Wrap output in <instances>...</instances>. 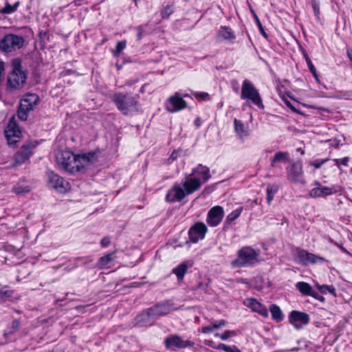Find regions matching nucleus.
Listing matches in <instances>:
<instances>
[{
  "label": "nucleus",
  "instance_id": "c9c22d12",
  "mask_svg": "<svg viewBox=\"0 0 352 352\" xmlns=\"http://www.w3.org/2000/svg\"><path fill=\"white\" fill-rule=\"evenodd\" d=\"M38 101V97L35 94H28L25 96L21 102H26V104H30L29 108L33 109L34 105L37 104Z\"/></svg>",
  "mask_w": 352,
  "mask_h": 352
},
{
  "label": "nucleus",
  "instance_id": "ddd939ff",
  "mask_svg": "<svg viewBox=\"0 0 352 352\" xmlns=\"http://www.w3.org/2000/svg\"><path fill=\"white\" fill-rule=\"evenodd\" d=\"M207 231V226L204 223H195L188 230L190 241L195 243L198 242L199 239H203Z\"/></svg>",
  "mask_w": 352,
  "mask_h": 352
},
{
  "label": "nucleus",
  "instance_id": "4c0bfd02",
  "mask_svg": "<svg viewBox=\"0 0 352 352\" xmlns=\"http://www.w3.org/2000/svg\"><path fill=\"white\" fill-rule=\"evenodd\" d=\"M242 210H243L242 207L238 208L235 209L234 210H233L231 213H230L227 216L226 221L230 223L234 221V220H236L241 215Z\"/></svg>",
  "mask_w": 352,
  "mask_h": 352
},
{
  "label": "nucleus",
  "instance_id": "58836bf2",
  "mask_svg": "<svg viewBox=\"0 0 352 352\" xmlns=\"http://www.w3.org/2000/svg\"><path fill=\"white\" fill-rule=\"evenodd\" d=\"M126 41L125 40L118 41L116 44V51L113 55L115 56H119L124 49L126 48Z\"/></svg>",
  "mask_w": 352,
  "mask_h": 352
},
{
  "label": "nucleus",
  "instance_id": "338daca9",
  "mask_svg": "<svg viewBox=\"0 0 352 352\" xmlns=\"http://www.w3.org/2000/svg\"><path fill=\"white\" fill-rule=\"evenodd\" d=\"M170 157H171L173 160H174V159H175V158H176V155H175V152H173V153L171 154Z\"/></svg>",
  "mask_w": 352,
  "mask_h": 352
},
{
  "label": "nucleus",
  "instance_id": "09e8293b",
  "mask_svg": "<svg viewBox=\"0 0 352 352\" xmlns=\"http://www.w3.org/2000/svg\"><path fill=\"white\" fill-rule=\"evenodd\" d=\"M195 96L200 98L203 100H209L210 99V96L207 92H196Z\"/></svg>",
  "mask_w": 352,
  "mask_h": 352
},
{
  "label": "nucleus",
  "instance_id": "dca6fc26",
  "mask_svg": "<svg viewBox=\"0 0 352 352\" xmlns=\"http://www.w3.org/2000/svg\"><path fill=\"white\" fill-rule=\"evenodd\" d=\"M288 178L294 183H303L302 163L297 162L287 168Z\"/></svg>",
  "mask_w": 352,
  "mask_h": 352
},
{
  "label": "nucleus",
  "instance_id": "a19ab883",
  "mask_svg": "<svg viewBox=\"0 0 352 352\" xmlns=\"http://www.w3.org/2000/svg\"><path fill=\"white\" fill-rule=\"evenodd\" d=\"M173 12V8L172 6H166L161 12L162 19H166Z\"/></svg>",
  "mask_w": 352,
  "mask_h": 352
},
{
  "label": "nucleus",
  "instance_id": "f8f14e48",
  "mask_svg": "<svg viewBox=\"0 0 352 352\" xmlns=\"http://www.w3.org/2000/svg\"><path fill=\"white\" fill-rule=\"evenodd\" d=\"M186 195H188L184 188H183L179 183L176 182L168 190L166 196V200L169 203L179 202L184 199Z\"/></svg>",
  "mask_w": 352,
  "mask_h": 352
},
{
  "label": "nucleus",
  "instance_id": "72a5a7b5",
  "mask_svg": "<svg viewBox=\"0 0 352 352\" xmlns=\"http://www.w3.org/2000/svg\"><path fill=\"white\" fill-rule=\"evenodd\" d=\"M13 290L10 289L9 287L4 286L0 288V300L6 301L12 297Z\"/></svg>",
  "mask_w": 352,
  "mask_h": 352
},
{
  "label": "nucleus",
  "instance_id": "2f4dec72",
  "mask_svg": "<svg viewBox=\"0 0 352 352\" xmlns=\"http://www.w3.org/2000/svg\"><path fill=\"white\" fill-rule=\"evenodd\" d=\"M316 285L319 292L322 294L329 293L333 296H336V289L333 285H320L319 283H316Z\"/></svg>",
  "mask_w": 352,
  "mask_h": 352
},
{
  "label": "nucleus",
  "instance_id": "052dcab7",
  "mask_svg": "<svg viewBox=\"0 0 352 352\" xmlns=\"http://www.w3.org/2000/svg\"><path fill=\"white\" fill-rule=\"evenodd\" d=\"M207 288V285L206 284H204L202 283H200L197 287V289H202V290H205Z\"/></svg>",
  "mask_w": 352,
  "mask_h": 352
},
{
  "label": "nucleus",
  "instance_id": "9b49d317",
  "mask_svg": "<svg viewBox=\"0 0 352 352\" xmlns=\"http://www.w3.org/2000/svg\"><path fill=\"white\" fill-rule=\"evenodd\" d=\"M289 322L296 329H300L302 326L309 324L310 317L308 314L294 310L290 312L288 317Z\"/></svg>",
  "mask_w": 352,
  "mask_h": 352
},
{
  "label": "nucleus",
  "instance_id": "39448f33",
  "mask_svg": "<svg viewBox=\"0 0 352 352\" xmlns=\"http://www.w3.org/2000/svg\"><path fill=\"white\" fill-rule=\"evenodd\" d=\"M26 79L25 73L21 69V62L14 63L13 71L8 76V87L11 89H20L24 86Z\"/></svg>",
  "mask_w": 352,
  "mask_h": 352
},
{
  "label": "nucleus",
  "instance_id": "49530a36",
  "mask_svg": "<svg viewBox=\"0 0 352 352\" xmlns=\"http://www.w3.org/2000/svg\"><path fill=\"white\" fill-rule=\"evenodd\" d=\"M255 21L256 22V24L259 28V30L261 32V33L262 34V35L265 38H268V35L267 34V33L265 32V30L258 17V16L256 14H255Z\"/></svg>",
  "mask_w": 352,
  "mask_h": 352
},
{
  "label": "nucleus",
  "instance_id": "4468645a",
  "mask_svg": "<svg viewBox=\"0 0 352 352\" xmlns=\"http://www.w3.org/2000/svg\"><path fill=\"white\" fill-rule=\"evenodd\" d=\"M223 215L224 211L221 206H214L208 211L206 221L210 226H217L222 221Z\"/></svg>",
  "mask_w": 352,
  "mask_h": 352
},
{
  "label": "nucleus",
  "instance_id": "4d7b16f0",
  "mask_svg": "<svg viewBox=\"0 0 352 352\" xmlns=\"http://www.w3.org/2000/svg\"><path fill=\"white\" fill-rule=\"evenodd\" d=\"M204 343L206 345H207L212 349H217V345H216L215 343L212 340H206L204 341Z\"/></svg>",
  "mask_w": 352,
  "mask_h": 352
},
{
  "label": "nucleus",
  "instance_id": "1a4fd4ad",
  "mask_svg": "<svg viewBox=\"0 0 352 352\" xmlns=\"http://www.w3.org/2000/svg\"><path fill=\"white\" fill-rule=\"evenodd\" d=\"M164 344L166 349L175 351L176 349H184L193 346L195 342L190 340H184L177 335H170L166 338Z\"/></svg>",
  "mask_w": 352,
  "mask_h": 352
},
{
  "label": "nucleus",
  "instance_id": "5fc2aeb1",
  "mask_svg": "<svg viewBox=\"0 0 352 352\" xmlns=\"http://www.w3.org/2000/svg\"><path fill=\"white\" fill-rule=\"evenodd\" d=\"M214 329V327H213L212 324L208 326L202 327L201 329V331L203 333H211Z\"/></svg>",
  "mask_w": 352,
  "mask_h": 352
},
{
  "label": "nucleus",
  "instance_id": "f3484780",
  "mask_svg": "<svg viewBox=\"0 0 352 352\" xmlns=\"http://www.w3.org/2000/svg\"><path fill=\"white\" fill-rule=\"evenodd\" d=\"M244 305L251 309L254 312H256L264 318L268 316V310L267 307L259 302L256 299L248 298L243 302Z\"/></svg>",
  "mask_w": 352,
  "mask_h": 352
},
{
  "label": "nucleus",
  "instance_id": "0e129e2a",
  "mask_svg": "<svg viewBox=\"0 0 352 352\" xmlns=\"http://www.w3.org/2000/svg\"><path fill=\"white\" fill-rule=\"evenodd\" d=\"M347 56L349 60L352 62V51L347 50Z\"/></svg>",
  "mask_w": 352,
  "mask_h": 352
},
{
  "label": "nucleus",
  "instance_id": "864d4df0",
  "mask_svg": "<svg viewBox=\"0 0 352 352\" xmlns=\"http://www.w3.org/2000/svg\"><path fill=\"white\" fill-rule=\"evenodd\" d=\"M136 30H137V38L138 41H140L143 36L144 27H143V25H139L136 28Z\"/></svg>",
  "mask_w": 352,
  "mask_h": 352
},
{
  "label": "nucleus",
  "instance_id": "c85d7f7f",
  "mask_svg": "<svg viewBox=\"0 0 352 352\" xmlns=\"http://www.w3.org/2000/svg\"><path fill=\"white\" fill-rule=\"evenodd\" d=\"M307 256L306 258V262L304 265H308L309 264L314 265V264H316L318 263H322L325 261L324 258L318 256V255H316L313 253H310L309 252H307Z\"/></svg>",
  "mask_w": 352,
  "mask_h": 352
},
{
  "label": "nucleus",
  "instance_id": "13d9d810",
  "mask_svg": "<svg viewBox=\"0 0 352 352\" xmlns=\"http://www.w3.org/2000/svg\"><path fill=\"white\" fill-rule=\"evenodd\" d=\"M285 104L286 105L294 112H296V113H300L301 114V113L300 111H298L292 104V103L288 101V100H286L285 101Z\"/></svg>",
  "mask_w": 352,
  "mask_h": 352
},
{
  "label": "nucleus",
  "instance_id": "b1692460",
  "mask_svg": "<svg viewBox=\"0 0 352 352\" xmlns=\"http://www.w3.org/2000/svg\"><path fill=\"white\" fill-rule=\"evenodd\" d=\"M188 269V266L186 262H183L177 265L176 267L173 269V273L177 276L178 281H181L184 279L185 274H186Z\"/></svg>",
  "mask_w": 352,
  "mask_h": 352
},
{
  "label": "nucleus",
  "instance_id": "6ab92c4d",
  "mask_svg": "<svg viewBox=\"0 0 352 352\" xmlns=\"http://www.w3.org/2000/svg\"><path fill=\"white\" fill-rule=\"evenodd\" d=\"M188 176L197 177L201 178L202 184L206 183L211 177L210 174V168L204 166L201 164H199L195 168L192 170V173Z\"/></svg>",
  "mask_w": 352,
  "mask_h": 352
},
{
  "label": "nucleus",
  "instance_id": "ea45409f",
  "mask_svg": "<svg viewBox=\"0 0 352 352\" xmlns=\"http://www.w3.org/2000/svg\"><path fill=\"white\" fill-rule=\"evenodd\" d=\"M305 58H306V62H307V66H308V68H309L310 72L312 74V75L314 76V78L318 80V76L316 68L315 67V66L312 63L311 59L308 56H306Z\"/></svg>",
  "mask_w": 352,
  "mask_h": 352
},
{
  "label": "nucleus",
  "instance_id": "f03ea898",
  "mask_svg": "<svg viewBox=\"0 0 352 352\" xmlns=\"http://www.w3.org/2000/svg\"><path fill=\"white\" fill-rule=\"evenodd\" d=\"M56 162L61 168L72 173L80 172L85 168V165H80V159H78V155L68 151L58 154L56 156Z\"/></svg>",
  "mask_w": 352,
  "mask_h": 352
},
{
  "label": "nucleus",
  "instance_id": "f257e3e1",
  "mask_svg": "<svg viewBox=\"0 0 352 352\" xmlns=\"http://www.w3.org/2000/svg\"><path fill=\"white\" fill-rule=\"evenodd\" d=\"M138 97L129 93L118 92L112 96L111 100L122 114L127 116L138 111Z\"/></svg>",
  "mask_w": 352,
  "mask_h": 352
},
{
  "label": "nucleus",
  "instance_id": "a878e982",
  "mask_svg": "<svg viewBox=\"0 0 352 352\" xmlns=\"http://www.w3.org/2000/svg\"><path fill=\"white\" fill-rule=\"evenodd\" d=\"M307 251L300 248H297L295 250V254L294 256V261L297 263L305 265L306 262V258L307 255Z\"/></svg>",
  "mask_w": 352,
  "mask_h": 352
},
{
  "label": "nucleus",
  "instance_id": "7ed1b4c3",
  "mask_svg": "<svg viewBox=\"0 0 352 352\" xmlns=\"http://www.w3.org/2000/svg\"><path fill=\"white\" fill-rule=\"evenodd\" d=\"M258 253L253 248L245 246L237 252V258L232 261L234 267L252 266L258 261Z\"/></svg>",
  "mask_w": 352,
  "mask_h": 352
},
{
  "label": "nucleus",
  "instance_id": "37998d69",
  "mask_svg": "<svg viewBox=\"0 0 352 352\" xmlns=\"http://www.w3.org/2000/svg\"><path fill=\"white\" fill-rule=\"evenodd\" d=\"M311 4L314 10V15L319 18L320 15V3L318 0H311Z\"/></svg>",
  "mask_w": 352,
  "mask_h": 352
},
{
  "label": "nucleus",
  "instance_id": "69168bd1",
  "mask_svg": "<svg viewBox=\"0 0 352 352\" xmlns=\"http://www.w3.org/2000/svg\"><path fill=\"white\" fill-rule=\"evenodd\" d=\"M4 70V64L3 62L0 60V71Z\"/></svg>",
  "mask_w": 352,
  "mask_h": 352
},
{
  "label": "nucleus",
  "instance_id": "680f3d73",
  "mask_svg": "<svg viewBox=\"0 0 352 352\" xmlns=\"http://www.w3.org/2000/svg\"><path fill=\"white\" fill-rule=\"evenodd\" d=\"M201 122L200 118H197L195 120L194 124L197 128H199L201 126Z\"/></svg>",
  "mask_w": 352,
  "mask_h": 352
},
{
  "label": "nucleus",
  "instance_id": "bf43d9fd",
  "mask_svg": "<svg viewBox=\"0 0 352 352\" xmlns=\"http://www.w3.org/2000/svg\"><path fill=\"white\" fill-rule=\"evenodd\" d=\"M214 190V187L212 186H208L204 189L202 194H210Z\"/></svg>",
  "mask_w": 352,
  "mask_h": 352
},
{
  "label": "nucleus",
  "instance_id": "20e7f679",
  "mask_svg": "<svg viewBox=\"0 0 352 352\" xmlns=\"http://www.w3.org/2000/svg\"><path fill=\"white\" fill-rule=\"evenodd\" d=\"M240 97L242 100L251 101L252 104L256 105L260 109H263L265 108V105L263 103L258 90L248 79L244 80L242 82Z\"/></svg>",
  "mask_w": 352,
  "mask_h": 352
},
{
  "label": "nucleus",
  "instance_id": "412c9836",
  "mask_svg": "<svg viewBox=\"0 0 352 352\" xmlns=\"http://www.w3.org/2000/svg\"><path fill=\"white\" fill-rule=\"evenodd\" d=\"M78 159H80V165L82 164L88 166L89 163H93L98 160L97 153L95 151H91L87 153L78 155Z\"/></svg>",
  "mask_w": 352,
  "mask_h": 352
},
{
  "label": "nucleus",
  "instance_id": "774afa93",
  "mask_svg": "<svg viewBox=\"0 0 352 352\" xmlns=\"http://www.w3.org/2000/svg\"><path fill=\"white\" fill-rule=\"evenodd\" d=\"M234 91L236 93L239 92V88L238 87L234 88Z\"/></svg>",
  "mask_w": 352,
  "mask_h": 352
},
{
  "label": "nucleus",
  "instance_id": "aec40b11",
  "mask_svg": "<svg viewBox=\"0 0 352 352\" xmlns=\"http://www.w3.org/2000/svg\"><path fill=\"white\" fill-rule=\"evenodd\" d=\"M315 185H316L317 187L312 188L309 192V195L311 197H324L333 193V188L324 186L318 182H316Z\"/></svg>",
  "mask_w": 352,
  "mask_h": 352
},
{
  "label": "nucleus",
  "instance_id": "473e14b6",
  "mask_svg": "<svg viewBox=\"0 0 352 352\" xmlns=\"http://www.w3.org/2000/svg\"><path fill=\"white\" fill-rule=\"evenodd\" d=\"M234 130L239 135L242 137L243 135H248V132L245 129V125L241 120L234 119Z\"/></svg>",
  "mask_w": 352,
  "mask_h": 352
},
{
  "label": "nucleus",
  "instance_id": "7c9ffc66",
  "mask_svg": "<svg viewBox=\"0 0 352 352\" xmlns=\"http://www.w3.org/2000/svg\"><path fill=\"white\" fill-rule=\"evenodd\" d=\"M278 187L276 185L269 184L266 188L267 193V202L268 205L271 204L274 195L278 192Z\"/></svg>",
  "mask_w": 352,
  "mask_h": 352
},
{
  "label": "nucleus",
  "instance_id": "e2e57ef3",
  "mask_svg": "<svg viewBox=\"0 0 352 352\" xmlns=\"http://www.w3.org/2000/svg\"><path fill=\"white\" fill-rule=\"evenodd\" d=\"M7 133H9V134H8V135H11V133H12V135L13 136H18V135H16V131H14V130H11L10 129H8V131H7Z\"/></svg>",
  "mask_w": 352,
  "mask_h": 352
},
{
  "label": "nucleus",
  "instance_id": "3c124183",
  "mask_svg": "<svg viewBox=\"0 0 352 352\" xmlns=\"http://www.w3.org/2000/svg\"><path fill=\"white\" fill-rule=\"evenodd\" d=\"M111 243V238L110 236H104L100 241V245L102 248L108 247Z\"/></svg>",
  "mask_w": 352,
  "mask_h": 352
},
{
  "label": "nucleus",
  "instance_id": "0eeeda50",
  "mask_svg": "<svg viewBox=\"0 0 352 352\" xmlns=\"http://www.w3.org/2000/svg\"><path fill=\"white\" fill-rule=\"evenodd\" d=\"M177 309H178V308L174 307L173 302L171 300H167L147 309L143 312L142 315H146L147 317L151 318H158L160 316H166L170 311Z\"/></svg>",
  "mask_w": 352,
  "mask_h": 352
},
{
  "label": "nucleus",
  "instance_id": "5701e85b",
  "mask_svg": "<svg viewBox=\"0 0 352 352\" xmlns=\"http://www.w3.org/2000/svg\"><path fill=\"white\" fill-rule=\"evenodd\" d=\"M25 103L26 102H21L17 110L18 118L22 121L27 120L29 112L32 110L29 108L30 104Z\"/></svg>",
  "mask_w": 352,
  "mask_h": 352
},
{
  "label": "nucleus",
  "instance_id": "393cba45",
  "mask_svg": "<svg viewBox=\"0 0 352 352\" xmlns=\"http://www.w3.org/2000/svg\"><path fill=\"white\" fill-rule=\"evenodd\" d=\"M296 289L304 296H310L314 289L311 286L303 281L298 282L296 284Z\"/></svg>",
  "mask_w": 352,
  "mask_h": 352
},
{
  "label": "nucleus",
  "instance_id": "a211bd4d",
  "mask_svg": "<svg viewBox=\"0 0 352 352\" xmlns=\"http://www.w3.org/2000/svg\"><path fill=\"white\" fill-rule=\"evenodd\" d=\"M202 184L201 178L189 176V178L186 177V180L184 182L183 187L184 188L187 195H190L198 190Z\"/></svg>",
  "mask_w": 352,
  "mask_h": 352
},
{
  "label": "nucleus",
  "instance_id": "6e6d98bb",
  "mask_svg": "<svg viewBox=\"0 0 352 352\" xmlns=\"http://www.w3.org/2000/svg\"><path fill=\"white\" fill-rule=\"evenodd\" d=\"M311 294H311L310 296L314 298L316 300H320V302L324 301V298L322 296L320 295L318 292L314 290Z\"/></svg>",
  "mask_w": 352,
  "mask_h": 352
},
{
  "label": "nucleus",
  "instance_id": "603ef678",
  "mask_svg": "<svg viewBox=\"0 0 352 352\" xmlns=\"http://www.w3.org/2000/svg\"><path fill=\"white\" fill-rule=\"evenodd\" d=\"M327 161L326 160H315L311 164L315 166L316 168H319L322 166V165Z\"/></svg>",
  "mask_w": 352,
  "mask_h": 352
},
{
  "label": "nucleus",
  "instance_id": "79ce46f5",
  "mask_svg": "<svg viewBox=\"0 0 352 352\" xmlns=\"http://www.w3.org/2000/svg\"><path fill=\"white\" fill-rule=\"evenodd\" d=\"M30 191V188L29 186H16L14 188V192L17 195H22Z\"/></svg>",
  "mask_w": 352,
  "mask_h": 352
},
{
  "label": "nucleus",
  "instance_id": "9d476101",
  "mask_svg": "<svg viewBox=\"0 0 352 352\" xmlns=\"http://www.w3.org/2000/svg\"><path fill=\"white\" fill-rule=\"evenodd\" d=\"M47 177L49 186L57 191L65 192L69 189V182L53 171L48 172Z\"/></svg>",
  "mask_w": 352,
  "mask_h": 352
},
{
  "label": "nucleus",
  "instance_id": "cd10ccee",
  "mask_svg": "<svg viewBox=\"0 0 352 352\" xmlns=\"http://www.w3.org/2000/svg\"><path fill=\"white\" fill-rule=\"evenodd\" d=\"M20 5L19 1H16L11 6L8 1L5 3V6L0 9V13L3 14H10L16 12Z\"/></svg>",
  "mask_w": 352,
  "mask_h": 352
},
{
  "label": "nucleus",
  "instance_id": "8fccbe9b",
  "mask_svg": "<svg viewBox=\"0 0 352 352\" xmlns=\"http://www.w3.org/2000/svg\"><path fill=\"white\" fill-rule=\"evenodd\" d=\"M214 329H219L222 327H225L226 325V321L225 320H219L215 321L214 323H212Z\"/></svg>",
  "mask_w": 352,
  "mask_h": 352
},
{
  "label": "nucleus",
  "instance_id": "e433bc0d",
  "mask_svg": "<svg viewBox=\"0 0 352 352\" xmlns=\"http://www.w3.org/2000/svg\"><path fill=\"white\" fill-rule=\"evenodd\" d=\"M217 350H223L226 352H242L236 345L228 346L223 343L217 345Z\"/></svg>",
  "mask_w": 352,
  "mask_h": 352
},
{
  "label": "nucleus",
  "instance_id": "a18cd8bd",
  "mask_svg": "<svg viewBox=\"0 0 352 352\" xmlns=\"http://www.w3.org/2000/svg\"><path fill=\"white\" fill-rule=\"evenodd\" d=\"M349 158V157H344L342 159H334L333 162H335L336 165H337L338 167H340V165L342 164L345 166H348Z\"/></svg>",
  "mask_w": 352,
  "mask_h": 352
},
{
  "label": "nucleus",
  "instance_id": "6e6552de",
  "mask_svg": "<svg viewBox=\"0 0 352 352\" xmlns=\"http://www.w3.org/2000/svg\"><path fill=\"white\" fill-rule=\"evenodd\" d=\"M38 145L37 142H27L14 155V161L16 165H21L25 162L32 155V150Z\"/></svg>",
  "mask_w": 352,
  "mask_h": 352
},
{
  "label": "nucleus",
  "instance_id": "c03bdc74",
  "mask_svg": "<svg viewBox=\"0 0 352 352\" xmlns=\"http://www.w3.org/2000/svg\"><path fill=\"white\" fill-rule=\"evenodd\" d=\"M236 336V333L235 331L226 330L223 333L219 336V338L222 340H227L231 336Z\"/></svg>",
  "mask_w": 352,
  "mask_h": 352
},
{
  "label": "nucleus",
  "instance_id": "f704fd0d",
  "mask_svg": "<svg viewBox=\"0 0 352 352\" xmlns=\"http://www.w3.org/2000/svg\"><path fill=\"white\" fill-rule=\"evenodd\" d=\"M115 252H111L101 256L98 261V265L100 267L107 266L111 261H113V256Z\"/></svg>",
  "mask_w": 352,
  "mask_h": 352
},
{
  "label": "nucleus",
  "instance_id": "423d86ee",
  "mask_svg": "<svg viewBox=\"0 0 352 352\" xmlns=\"http://www.w3.org/2000/svg\"><path fill=\"white\" fill-rule=\"evenodd\" d=\"M24 42L23 36L8 34L0 40V50L3 52H11L22 48Z\"/></svg>",
  "mask_w": 352,
  "mask_h": 352
},
{
  "label": "nucleus",
  "instance_id": "c756f323",
  "mask_svg": "<svg viewBox=\"0 0 352 352\" xmlns=\"http://www.w3.org/2000/svg\"><path fill=\"white\" fill-rule=\"evenodd\" d=\"M289 161V153L287 152L278 151L275 153L273 160L271 162L272 166H275L276 162H288Z\"/></svg>",
  "mask_w": 352,
  "mask_h": 352
},
{
  "label": "nucleus",
  "instance_id": "de8ad7c7",
  "mask_svg": "<svg viewBox=\"0 0 352 352\" xmlns=\"http://www.w3.org/2000/svg\"><path fill=\"white\" fill-rule=\"evenodd\" d=\"M19 326H20V321L17 319L14 320L12 322L11 325H10L11 330H10V333H12L13 332L16 331L19 328Z\"/></svg>",
  "mask_w": 352,
  "mask_h": 352
},
{
  "label": "nucleus",
  "instance_id": "bb28decb",
  "mask_svg": "<svg viewBox=\"0 0 352 352\" xmlns=\"http://www.w3.org/2000/svg\"><path fill=\"white\" fill-rule=\"evenodd\" d=\"M270 310L272 314V318L276 322H281L284 318V315L280 309V308L276 305H272L270 306Z\"/></svg>",
  "mask_w": 352,
  "mask_h": 352
},
{
  "label": "nucleus",
  "instance_id": "2eb2a0df",
  "mask_svg": "<svg viewBox=\"0 0 352 352\" xmlns=\"http://www.w3.org/2000/svg\"><path fill=\"white\" fill-rule=\"evenodd\" d=\"M170 105H166V109L170 113H175L187 107L186 102L176 92L168 98Z\"/></svg>",
  "mask_w": 352,
  "mask_h": 352
},
{
  "label": "nucleus",
  "instance_id": "4be33fe9",
  "mask_svg": "<svg viewBox=\"0 0 352 352\" xmlns=\"http://www.w3.org/2000/svg\"><path fill=\"white\" fill-rule=\"evenodd\" d=\"M218 35L230 42H232L236 38L234 32L228 26H221L219 30Z\"/></svg>",
  "mask_w": 352,
  "mask_h": 352
}]
</instances>
